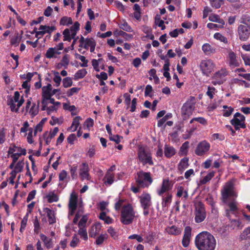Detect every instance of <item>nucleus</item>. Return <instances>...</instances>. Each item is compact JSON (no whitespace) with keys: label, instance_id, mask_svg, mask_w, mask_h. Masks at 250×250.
<instances>
[{"label":"nucleus","instance_id":"obj_1","mask_svg":"<svg viewBox=\"0 0 250 250\" xmlns=\"http://www.w3.org/2000/svg\"><path fill=\"white\" fill-rule=\"evenodd\" d=\"M195 244L199 250H214L216 241L210 233L203 231L196 236Z\"/></svg>","mask_w":250,"mask_h":250},{"label":"nucleus","instance_id":"obj_2","mask_svg":"<svg viewBox=\"0 0 250 250\" xmlns=\"http://www.w3.org/2000/svg\"><path fill=\"white\" fill-rule=\"evenodd\" d=\"M138 217L137 211L133 206L127 203L121 210L120 221L125 225H129Z\"/></svg>","mask_w":250,"mask_h":250},{"label":"nucleus","instance_id":"obj_3","mask_svg":"<svg viewBox=\"0 0 250 250\" xmlns=\"http://www.w3.org/2000/svg\"><path fill=\"white\" fill-rule=\"evenodd\" d=\"M81 208L82 207V201L81 199H79L78 194L74 191L72 192L70 196L68 208V218L69 219H71V217L73 216L75 212L76 208L78 207ZM81 209L79 208V210L77 212L75 216L73 219V223L76 224L81 216Z\"/></svg>","mask_w":250,"mask_h":250},{"label":"nucleus","instance_id":"obj_4","mask_svg":"<svg viewBox=\"0 0 250 250\" xmlns=\"http://www.w3.org/2000/svg\"><path fill=\"white\" fill-rule=\"evenodd\" d=\"M222 200L224 203H227L230 199H234L237 197V194L232 181H228L224 186L222 190Z\"/></svg>","mask_w":250,"mask_h":250},{"label":"nucleus","instance_id":"obj_5","mask_svg":"<svg viewBox=\"0 0 250 250\" xmlns=\"http://www.w3.org/2000/svg\"><path fill=\"white\" fill-rule=\"evenodd\" d=\"M137 154L139 162L143 166L148 165L151 166L154 165L151 152L148 148L142 146H140Z\"/></svg>","mask_w":250,"mask_h":250},{"label":"nucleus","instance_id":"obj_6","mask_svg":"<svg viewBox=\"0 0 250 250\" xmlns=\"http://www.w3.org/2000/svg\"><path fill=\"white\" fill-rule=\"evenodd\" d=\"M96 45V41L93 38H85L83 36H81L79 40V51L83 54H84L85 51H83L82 49V48H83L86 50L90 49L91 52H94Z\"/></svg>","mask_w":250,"mask_h":250},{"label":"nucleus","instance_id":"obj_7","mask_svg":"<svg viewBox=\"0 0 250 250\" xmlns=\"http://www.w3.org/2000/svg\"><path fill=\"white\" fill-rule=\"evenodd\" d=\"M136 181L139 187L148 188L152 183L150 172L140 171L135 176Z\"/></svg>","mask_w":250,"mask_h":250},{"label":"nucleus","instance_id":"obj_8","mask_svg":"<svg viewBox=\"0 0 250 250\" xmlns=\"http://www.w3.org/2000/svg\"><path fill=\"white\" fill-rule=\"evenodd\" d=\"M238 34L241 41H245L250 35V17L244 18L242 24L238 27Z\"/></svg>","mask_w":250,"mask_h":250},{"label":"nucleus","instance_id":"obj_9","mask_svg":"<svg viewBox=\"0 0 250 250\" xmlns=\"http://www.w3.org/2000/svg\"><path fill=\"white\" fill-rule=\"evenodd\" d=\"M216 65L213 61L209 59L201 60L199 64L200 70L202 74L207 77H209L214 70Z\"/></svg>","mask_w":250,"mask_h":250},{"label":"nucleus","instance_id":"obj_10","mask_svg":"<svg viewBox=\"0 0 250 250\" xmlns=\"http://www.w3.org/2000/svg\"><path fill=\"white\" fill-rule=\"evenodd\" d=\"M26 154V150L20 146H16L14 144L10 145L8 150V155L11 158L18 160L19 158Z\"/></svg>","mask_w":250,"mask_h":250},{"label":"nucleus","instance_id":"obj_11","mask_svg":"<svg viewBox=\"0 0 250 250\" xmlns=\"http://www.w3.org/2000/svg\"><path fill=\"white\" fill-rule=\"evenodd\" d=\"M195 221L199 223L202 222L206 217V211L204 205L201 202H199L195 205Z\"/></svg>","mask_w":250,"mask_h":250},{"label":"nucleus","instance_id":"obj_12","mask_svg":"<svg viewBox=\"0 0 250 250\" xmlns=\"http://www.w3.org/2000/svg\"><path fill=\"white\" fill-rule=\"evenodd\" d=\"M230 122L236 130L240 128L244 129L246 127L245 117L239 112L235 113Z\"/></svg>","mask_w":250,"mask_h":250},{"label":"nucleus","instance_id":"obj_13","mask_svg":"<svg viewBox=\"0 0 250 250\" xmlns=\"http://www.w3.org/2000/svg\"><path fill=\"white\" fill-rule=\"evenodd\" d=\"M195 99L192 97L190 100L187 101L182 106L181 108L182 114L184 119L189 117L192 114L195 109Z\"/></svg>","mask_w":250,"mask_h":250},{"label":"nucleus","instance_id":"obj_14","mask_svg":"<svg viewBox=\"0 0 250 250\" xmlns=\"http://www.w3.org/2000/svg\"><path fill=\"white\" fill-rule=\"evenodd\" d=\"M228 75V71L226 68H221L216 71L212 77L211 83L214 85L221 84L226 80V77Z\"/></svg>","mask_w":250,"mask_h":250},{"label":"nucleus","instance_id":"obj_15","mask_svg":"<svg viewBox=\"0 0 250 250\" xmlns=\"http://www.w3.org/2000/svg\"><path fill=\"white\" fill-rule=\"evenodd\" d=\"M210 145L207 141L204 140L200 143L197 146L195 150V154L199 156H202L206 154L210 149Z\"/></svg>","mask_w":250,"mask_h":250},{"label":"nucleus","instance_id":"obj_16","mask_svg":"<svg viewBox=\"0 0 250 250\" xmlns=\"http://www.w3.org/2000/svg\"><path fill=\"white\" fill-rule=\"evenodd\" d=\"M89 167L87 163H83L79 167V176L81 180H89L90 177L89 174Z\"/></svg>","mask_w":250,"mask_h":250},{"label":"nucleus","instance_id":"obj_17","mask_svg":"<svg viewBox=\"0 0 250 250\" xmlns=\"http://www.w3.org/2000/svg\"><path fill=\"white\" fill-rule=\"evenodd\" d=\"M51 88L52 85L50 83H48L46 86H43L42 88V104H43V107L45 106L48 103V100L51 97Z\"/></svg>","mask_w":250,"mask_h":250},{"label":"nucleus","instance_id":"obj_18","mask_svg":"<svg viewBox=\"0 0 250 250\" xmlns=\"http://www.w3.org/2000/svg\"><path fill=\"white\" fill-rule=\"evenodd\" d=\"M141 207H150L152 206L151 196L147 192H143L139 197Z\"/></svg>","mask_w":250,"mask_h":250},{"label":"nucleus","instance_id":"obj_19","mask_svg":"<svg viewBox=\"0 0 250 250\" xmlns=\"http://www.w3.org/2000/svg\"><path fill=\"white\" fill-rule=\"evenodd\" d=\"M115 169V166H113L107 170L104 178V183L106 186H110L114 181V174L113 171Z\"/></svg>","mask_w":250,"mask_h":250},{"label":"nucleus","instance_id":"obj_20","mask_svg":"<svg viewBox=\"0 0 250 250\" xmlns=\"http://www.w3.org/2000/svg\"><path fill=\"white\" fill-rule=\"evenodd\" d=\"M191 236V229L189 226H187L185 228L184 234L183 237L182 243L184 247L187 248L188 246Z\"/></svg>","mask_w":250,"mask_h":250},{"label":"nucleus","instance_id":"obj_21","mask_svg":"<svg viewBox=\"0 0 250 250\" xmlns=\"http://www.w3.org/2000/svg\"><path fill=\"white\" fill-rule=\"evenodd\" d=\"M171 189L170 184L168 179H163L160 188L157 189V193L159 196H163L164 193Z\"/></svg>","mask_w":250,"mask_h":250},{"label":"nucleus","instance_id":"obj_22","mask_svg":"<svg viewBox=\"0 0 250 250\" xmlns=\"http://www.w3.org/2000/svg\"><path fill=\"white\" fill-rule=\"evenodd\" d=\"M228 59L231 67H235L240 65V62L236 58V54L233 52L230 51L229 52Z\"/></svg>","mask_w":250,"mask_h":250},{"label":"nucleus","instance_id":"obj_23","mask_svg":"<svg viewBox=\"0 0 250 250\" xmlns=\"http://www.w3.org/2000/svg\"><path fill=\"white\" fill-rule=\"evenodd\" d=\"M59 131V128L55 127L53 130L50 131L49 133L45 132L43 134V138L47 145H49L51 140L56 135Z\"/></svg>","mask_w":250,"mask_h":250},{"label":"nucleus","instance_id":"obj_24","mask_svg":"<svg viewBox=\"0 0 250 250\" xmlns=\"http://www.w3.org/2000/svg\"><path fill=\"white\" fill-rule=\"evenodd\" d=\"M232 201L231 202L228 201L226 204H228V206L229 207V210H226V215L230 218L229 213L231 212L232 214H234L236 215V212L238 210V208L236 205V202L234 200V199H232Z\"/></svg>","mask_w":250,"mask_h":250},{"label":"nucleus","instance_id":"obj_25","mask_svg":"<svg viewBox=\"0 0 250 250\" xmlns=\"http://www.w3.org/2000/svg\"><path fill=\"white\" fill-rule=\"evenodd\" d=\"M47 104L44 107H43V104H42V110H46L47 114L48 115H50L52 113L57 111L59 107L61 105V103L59 102H57L56 104L51 105L49 106H47Z\"/></svg>","mask_w":250,"mask_h":250},{"label":"nucleus","instance_id":"obj_26","mask_svg":"<svg viewBox=\"0 0 250 250\" xmlns=\"http://www.w3.org/2000/svg\"><path fill=\"white\" fill-rule=\"evenodd\" d=\"M202 50L207 56H211L216 52V49L208 43H204L202 45Z\"/></svg>","mask_w":250,"mask_h":250},{"label":"nucleus","instance_id":"obj_27","mask_svg":"<svg viewBox=\"0 0 250 250\" xmlns=\"http://www.w3.org/2000/svg\"><path fill=\"white\" fill-rule=\"evenodd\" d=\"M61 54V52L58 51L54 47H49L46 51L45 57L47 59L57 58Z\"/></svg>","mask_w":250,"mask_h":250},{"label":"nucleus","instance_id":"obj_28","mask_svg":"<svg viewBox=\"0 0 250 250\" xmlns=\"http://www.w3.org/2000/svg\"><path fill=\"white\" fill-rule=\"evenodd\" d=\"M40 236L41 239L43 242L44 246L47 249H50L53 247V243L52 239L47 237L42 233L40 234Z\"/></svg>","mask_w":250,"mask_h":250},{"label":"nucleus","instance_id":"obj_29","mask_svg":"<svg viewBox=\"0 0 250 250\" xmlns=\"http://www.w3.org/2000/svg\"><path fill=\"white\" fill-rule=\"evenodd\" d=\"M43 211L46 214L48 218L49 224H52L56 222V218L55 216L54 212L48 208H45L43 209Z\"/></svg>","mask_w":250,"mask_h":250},{"label":"nucleus","instance_id":"obj_30","mask_svg":"<svg viewBox=\"0 0 250 250\" xmlns=\"http://www.w3.org/2000/svg\"><path fill=\"white\" fill-rule=\"evenodd\" d=\"M165 156L167 158H170L176 153V150L174 147L168 145H165L164 146Z\"/></svg>","mask_w":250,"mask_h":250},{"label":"nucleus","instance_id":"obj_31","mask_svg":"<svg viewBox=\"0 0 250 250\" xmlns=\"http://www.w3.org/2000/svg\"><path fill=\"white\" fill-rule=\"evenodd\" d=\"M189 159L187 157L182 158L178 165V169L181 173L183 172L189 166Z\"/></svg>","mask_w":250,"mask_h":250},{"label":"nucleus","instance_id":"obj_32","mask_svg":"<svg viewBox=\"0 0 250 250\" xmlns=\"http://www.w3.org/2000/svg\"><path fill=\"white\" fill-rule=\"evenodd\" d=\"M82 120V119L80 116L75 117L73 120L71 125L67 128V130L71 132L75 131L79 127L80 121Z\"/></svg>","mask_w":250,"mask_h":250},{"label":"nucleus","instance_id":"obj_33","mask_svg":"<svg viewBox=\"0 0 250 250\" xmlns=\"http://www.w3.org/2000/svg\"><path fill=\"white\" fill-rule=\"evenodd\" d=\"M101 226L100 224L92 225L89 231V235L90 237H95L100 231Z\"/></svg>","mask_w":250,"mask_h":250},{"label":"nucleus","instance_id":"obj_34","mask_svg":"<svg viewBox=\"0 0 250 250\" xmlns=\"http://www.w3.org/2000/svg\"><path fill=\"white\" fill-rule=\"evenodd\" d=\"M99 218L107 225L111 224L114 222V220L112 218L107 215L106 212H101L99 214Z\"/></svg>","mask_w":250,"mask_h":250},{"label":"nucleus","instance_id":"obj_35","mask_svg":"<svg viewBox=\"0 0 250 250\" xmlns=\"http://www.w3.org/2000/svg\"><path fill=\"white\" fill-rule=\"evenodd\" d=\"M208 19L210 21L220 23L219 27L221 28H223L225 21L223 19H221L218 15L215 14L211 15L209 16Z\"/></svg>","mask_w":250,"mask_h":250},{"label":"nucleus","instance_id":"obj_36","mask_svg":"<svg viewBox=\"0 0 250 250\" xmlns=\"http://www.w3.org/2000/svg\"><path fill=\"white\" fill-rule=\"evenodd\" d=\"M162 196V206L163 207H167L171 202L172 195L169 193H167L165 196Z\"/></svg>","mask_w":250,"mask_h":250},{"label":"nucleus","instance_id":"obj_37","mask_svg":"<svg viewBox=\"0 0 250 250\" xmlns=\"http://www.w3.org/2000/svg\"><path fill=\"white\" fill-rule=\"evenodd\" d=\"M176 196L178 197L183 196L185 200H186L188 196V191L185 189L184 187L183 186L178 187L177 188Z\"/></svg>","mask_w":250,"mask_h":250},{"label":"nucleus","instance_id":"obj_38","mask_svg":"<svg viewBox=\"0 0 250 250\" xmlns=\"http://www.w3.org/2000/svg\"><path fill=\"white\" fill-rule=\"evenodd\" d=\"M46 198L47 200L48 203L56 202L59 200V197L55 193V191L49 192L46 195Z\"/></svg>","mask_w":250,"mask_h":250},{"label":"nucleus","instance_id":"obj_39","mask_svg":"<svg viewBox=\"0 0 250 250\" xmlns=\"http://www.w3.org/2000/svg\"><path fill=\"white\" fill-rule=\"evenodd\" d=\"M63 35V41L71 42L72 39L75 38V36L72 35V33L68 28L64 29L62 32Z\"/></svg>","mask_w":250,"mask_h":250},{"label":"nucleus","instance_id":"obj_40","mask_svg":"<svg viewBox=\"0 0 250 250\" xmlns=\"http://www.w3.org/2000/svg\"><path fill=\"white\" fill-rule=\"evenodd\" d=\"M166 230L168 234L174 235H178L181 232V229L175 226L167 228Z\"/></svg>","mask_w":250,"mask_h":250},{"label":"nucleus","instance_id":"obj_41","mask_svg":"<svg viewBox=\"0 0 250 250\" xmlns=\"http://www.w3.org/2000/svg\"><path fill=\"white\" fill-rule=\"evenodd\" d=\"M73 23V20L71 17L64 16L60 21V24L63 26H69Z\"/></svg>","mask_w":250,"mask_h":250},{"label":"nucleus","instance_id":"obj_42","mask_svg":"<svg viewBox=\"0 0 250 250\" xmlns=\"http://www.w3.org/2000/svg\"><path fill=\"white\" fill-rule=\"evenodd\" d=\"M189 147V142L188 141L184 143L180 147V155H187L188 151V148Z\"/></svg>","mask_w":250,"mask_h":250},{"label":"nucleus","instance_id":"obj_43","mask_svg":"<svg viewBox=\"0 0 250 250\" xmlns=\"http://www.w3.org/2000/svg\"><path fill=\"white\" fill-rule=\"evenodd\" d=\"M78 234L80 236L81 238L84 240H87L88 239L87 233L85 228L79 227Z\"/></svg>","mask_w":250,"mask_h":250},{"label":"nucleus","instance_id":"obj_44","mask_svg":"<svg viewBox=\"0 0 250 250\" xmlns=\"http://www.w3.org/2000/svg\"><path fill=\"white\" fill-rule=\"evenodd\" d=\"M87 74V71L85 69L79 70L74 75L75 80L82 79L85 77Z\"/></svg>","mask_w":250,"mask_h":250},{"label":"nucleus","instance_id":"obj_45","mask_svg":"<svg viewBox=\"0 0 250 250\" xmlns=\"http://www.w3.org/2000/svg\"><path fill=\"white\" fill-rule=\"evenodd\" d=\"M108 235L106 233L101 234L97 237L95 243L98 245H101L108 239Z\"/></svg>","mask_w":250,"mask_h":250},{"label":"nucleus","instance_id":"obj_46","mask_svg":"<svg viewBox=\"0 0 250 250\" xmlns=\"http://www.w3.org/2000/svg\"><path fill=\"white\" fill-rule=\"evenodd\" d=\"M80 24L78 21H75L74 24L70 27L69 30L72 33L73 36H76L78 31L80 29Z\"/></svg>","mask_w":250,"mask_h":250},{"label":"nucleus","instance_id":"obj_47","mask_svg":"<svg viewBox=\"0 0 250 250\" xmlns=\"http://www.w3.org/2000/svg\"><path fill=\"white\" fill-rule=\"evenodd\" d=\"M69 55L67 54H65L62 57L60 62L59 63V65H61V66H63L64 68H67V66L69 64Z\"/></svg>","mask_w":250,"mask_h":250},{"label":"nucleus","instance_id":"obj_48","mask_svg":"<svg viewBox=\"0 0 250 250\" xmlns=\"http://www.w3.org/2000/svg\"><path fill=\"white\" fill-rule=\"evenodd\" d=\"M223 107L224 108L223 110V115L224 117H229L234 110V109L231 106L224 105Z\"/></svg>","mask_w":250,"mask_h":250},{"label":"nucleus","instance_id":"obj_49","mask_svg":"<svg viewBox=\"0 0 250 250\" xmlns=\"http://www.w3.org/2000/svg\"><path fill=\"white\" fill-rule=\"evenodd\" d=\"M154 234L153 232H149L144 234L145 242L146 243H151L154 239Z\"/></svg>","mask_w":250,"mask_h":250},{"label":"nucleus","instance_id":"obj_50","mask_svg":"<svg viewBox=\"0 0 250 250\" xmlns=\"http://www.w3.org/2000/svg\"><path fill=\"white\" fill-rule=\"evenodd\" d=\"M24 165L23 161H19L15 164V167L12 171H15L16 173H19L22 171Z\"/></svg>","mask_w":250,"mask_h":250},{"label":"nucleus","instance_id":"obj_51","mask_svg":"<svg viewBox=\"0 0 250 250\" xmlns=\"http://www.w3.org/2000/svg\"><path fill=\"white\" fill-rule=\"evenodd\" d=\"M215 172L213 171L209 172L206 176L202 178L201 182L202 184H205L209 182L215 175Z\"/></svg>","mask_w":250,"mask_h":250},{"label":"nucleus","instance_id":"obj_52","mask_svg":"<svg viewBox=\"0 0 250 250\" xmlns=\"http://www.w3.org/2000/svg\"><path fill=\"white\" fill-rule=\"evenodd\" d=\"M62 85L64 88L69 87L72 85V79L69 77H65L62 79Z\"/></svg>","mask_w":250,"mask_h":250},{"label":"nucleus","instance_id":"obj_53","mask_svg":"<svg viewBox=\"0 0 250 250\" xmlns=\"http://www.w3.org/2000/svg\"><path fill=\"white\" fill-rule=\"evenodd\" d=\"M210 5L216 9L219 8L224 4V0H209Z\"/></svg>","mask_w":250,"mask_h":250},{"label":"nucleus","instance_id":"obj_54","mask_svg":"<svg viewBox=\"0 0 250 250\" xmlns=\"http://www.w3.org/2000/svg\"><path fill=\"white\" fill-rule=\"evenodd\" d=\"M54 77L53 78V81L55 83L56 86H60L61 83L62 81V79L60 76V74L58 72H54Z\"/></svg>","mask_w":250,"mask_h":250},{"label":"nucleus","instance_id":"obj_55","mask_svg":"<svg viewBox=\"0 0 250 250\" xmlns=\"http://www.w3.org/2000/svg\"><path fill=\"white\" fill-rule=\"evenodd\" d=\"M120 27L122 29L128 32H131L133 31L132 28L125 21L120 22Z\"/></svg>","mask_w":250,"mask_h":250},{"label":"nucleus","instance_id":"obj_56","mask_svg":"<svg viewBox=\"0 0 250 250\" xmlns=\"http://www.w3.org/2000/svg\"><path fill=\"white\" fill-rule=\"evenodd\" d=\"M41 29H43L44 31L45 34L48 33L51 34L54 30H56V27L55 26H48V25H41Z\"/></svg>","mask_w":250,"mask_h":250},{"label":"nucleus","instance_id":"obj_57","mask_svg":"<svg viewBox=\"0 0 250 250\" xmlns=\"http://www.w3.org/2000/svg\"><path fill=\"white\" fill-rule=\"evenodd\" d=\"M126 204L124 203V200L120 199L115 204L114 208L116 211H119L120 209L121 210Z\"/></svg>","mask_w":250,"mask_h":250},{"label":"nucleus","instance_id":"obj_58","mask_svg":"<svg viewBox=\"0 0 250 250\" xmlns=\"http://www.w3.org/2000/svg\"><path fill=\"white\" fill-rule=\"evenodd\" d=\"M155 22L159 27H161L162 30L165 29V26L164 25V21L163 20H161L160 17L159 15H157L155 18Z\"/></svg>","mask_w":250,"mask_h":250},{"label":"nucleus","instance_id":"obj_59","mask_svg":"<svg viewBox=\"0 0 250 250\" xmlns=\"http://www.w3.org/2000/svg\"><path fill=\"white\" fill-rule=\"evenodd\" d=\"M214 38L224 43H227L228 42L227 39L219 33H215L214 35Z\"/></svg>","mask_w":250,"mask_h":250},{"label":"nucleus","instance_id":"obj_60","mask_svg":"<svg viewBox=\"0 0 250 250\" xmlns=\"http://www.w3.org/2000/svg\"><path fill=\"white\" fill-rule=\"evenodd\" d=\"M250 237V227L246 228L240 235V238L242 240L246 239Z\"/></svg>","mask_w":250,"mask_h":250},{"label":"nucleus","instance_id":"obj_61","mask_svg":"<svg viewBox=\"0 0 250 250\" xmlns=\"http://www.w3.org/2000/svg\"><path fill=\"white\" fill-rule=\"evenodd\" d=\"M107 232L110 234L111 237L114 239L118 237V233L115 229L112 227H109L107 229Z\"/></svg>","mask_w":250,"mask_h":250},{"label":"nucleus","instance_id":"obj_62","mask_svg":"<svg viewBox=\"0 0 250 250\" xmlns=\"http://www.w3.org/2000/svg\"><path fill=\"white\" fill-rule=\"evenodd\" d=\"M194 121H196L203 125H206L207 124V120L203 117L194 118L190 121V124H192Z\"/></svg>","mask_w":250,"mask_h":250},{"label":"nucleus","instance_id":"obj_63","mask_svg":"<svg viewBox=\"0 0 250 250\" xmlns=\"http://www.w3.org/2000/svg\"><path fill=\"white\" fill-rule=\"evenodd\" d=\"M80 240L77 234H74L70 243V246L72 248H75L77 246Z\"/></svg>","mask_w":250,"mask_h":250},{"label":"nucleus","instance_id":"obj_64","mask_svg":"<svg viewBox=\"0 0 250 250\" xmlns=\"http://www.w3.org/2000/svg\"><path fill=\"white\" fill-rule=\"evenodd\" d=\"M77 169L78 168L77 166L73 165L71 167L70 171L71 177L73 179H75L77 177Z\"/></svg>","mask_w":250,"mask_h":250}]
</instances>
